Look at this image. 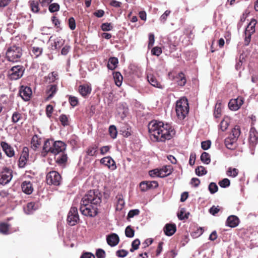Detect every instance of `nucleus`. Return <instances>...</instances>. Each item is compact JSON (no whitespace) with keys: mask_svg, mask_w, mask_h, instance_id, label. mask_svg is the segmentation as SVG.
Listing matches in <instances>:
<instances>
[{"mask_svg":"<svg viewBox=\"0 0 258 258\" xmlns=\"http://www.w3.org/2000/svg\"><path fill=\"white\" fill-rule=\"evenodd\" d=\"M175 111L177 116L180 120L185 118L189 112L187 99L183 97L176 101Z\"/></svg>","mask_w":258,"mask_h":258,"instance_id":"obj_5","label":"nucleus"},{"mask_svg":"<svg viewBox=\"0 0 258 258\" xmlns=\"http://www.w3.org/2000/svg\"><path fill=\"white\" fill-rule=\"evenodd\" d=\"M122 135L124 137H128L132 134L131 129L128 126L122 127L120 130Z\"/></svg>","mask_w":258,"mask_h":258,"instance_id":"obj_45","label":"nucleus"},{"mask_svg":"<svg viewBox=\"0 0 258 258\" xmlns=\"http://www.w3.org/2000/svg\"><path fill=\"white\" fill-rule=\"evenodd\" d=\"M109 133L112 139H115L117 137V132L115 125H110L109 127Z\"/></svg>","mask_w":258,"mask_h":258,"instance_id":"obj_44","label":"nucleus"},{"mask_svg":"<svg viewBox=\"0 0 258 258\" xmlns=\"http://www.w3.org/2000/svg\"><path fill=\"white\" fill-rule=\"evenodd\" d=\"M229 122L228 119H223L220 123V128L222 131H225L228 127Z\"/></svg>","mask_w":258,"mask_h":258,"instance_id":"obj_52","label":"nucleus"},{"mask_svg":"<svg viewBox=\"0 0 258 258\" xmlns=\"http://www.w3.org/2000/svg\"><path fill=\"white\" fill-rule=\"evenodd\" d=\"M40 207V204L39 202H30L27 204V208H25L24 210L26 214H30L39 209Z\"/></svg>","mask_w":258,"mask_h":258,"instance_id":"obj_23","label":"nucleus"},{"mask_svg":"<svg viewBox=\"0 0 258 258\" xmlns=\"http://www.w3.org/2000/svg\"><path fill=\"white\" fill-rule=\"evenodd\" d=\"M47 7H48V10L51 13L57 12L60 9L59 5L56 3H51Z\"/></svg>","mask_w":258,"mask_h":258,"instance_id":"obj_37","label":"nucleus"},{"mask_svg":"<svg viewBox=\"0 0 258 258\" xmlns=\"http://www.w3.org/2000/svg\"><path fill=\"white\" fill-rule=\"evenodd\" d=\"M69 102L72 106L75 107L77 105L78 103V100L77 97L70 96L69 97Z\"/></svg>","mask_w":258,"mask_h":258,"instance_id":"obj_58","label":"nucleus"},{"mask_svg":"<svg viewBox=\"0 0 258 258\" xmlns=\"http://www.w3.org/2000/svg\"><path fill=\"white\" fill-rule=\"evenodd\" d=\"M29 4L31 11L34 13H38L40 11L39 3L35 1H30Z\"/></svg>","mask_w":258,"mask_h":258,"instance_id":"obj_32","label":"nucleus"},{"mask_svg":"<svg viewBox=\"0 0 258 258\" xmlns=\"http://www.w3.org/2000/svg\"><path fill=\"white\" fill-rule=\"evenodd\" d=\"M172 170L173 168L171 166H165L161 168H157L150 171L149 175L152 177L163 178L169 175Z\"/></svg>","mask_w":258,"mask_h":258,"instance_id":"obj_8","label":"nucleus"},{"mask_svg":"<svg viewBox=\"0 0 258 258\" xmlns=\"http://www.w3.org/2000/svg\"><path fill=\"white\" fill-rule=\"evenodd\" d=\"M177 83L180 86H183L186 83L184 75L182 73H180L177 76Z\"/></svg>","mask_w":258,"mask_h":258,"instance_id":"obj_34","label":"nucleus"},{"mask_svg":"<svg viewBox=\"0 0 258 258\" xmlns=\"http://www.w3.org/2000/svg\"><path fill=\"white\" fill-rule=\"evenodd\" d=\"M176 227L175 224H167L164 228V232L167 236L172 235L176 231Z\"/></svg>","mask_w":258,"mask_h":258,"instance_id":"obj_25","label":"nucleus"},{"mask_svg":"<svg viewBox=\"0 0 258 258\" xmlns=\"http://www.w3.org/2000/svg\"><path fill=\"white\" fill-rule=\"evenodd\" d=\"M201 160L205 164H209L211 162L210 155L207 152H203L201 156Z\"/></svg>","mask_w":258,"mask_h":258,"instance_id":"obj_40","label":"nucleus"},{"mask_svg":"<svg viewBox=\"0 0 258 258\" xmlns=\"http://www.w3.org/2000/svg\"><path fill=\"white\" fill-rule=\"evenodd\" d=\"M208 189L211 194H214L217 191L218 187L215 183L211 182L209 185Z\"/></svg>","mask_w":258,"mask_h":258,"instance_id":"obj_48","label":"nucleus"},{"mask_svg":"<svg viewBox=\"0 0 258 258\" xmlns=\"http://www.w3.org/2000/svg\"><path fill=\"white\" fill-rule=\"evenodd\" d=\"M32 94L31 89L29 87L22 86L19 90L20 96L26 101L30 100Z\"/></svg>","mask_w":258,"mask_h":258,"instance_id":"obj_14","label":"nucleus"},{"mask_svg":"<svg viewBox=\"0 0 258 258\" xmlns=\"http://www.w3.org/2000/svg\"><path fill=\"white\" fill-rule=\"evenodd\" d=\"M230 181L228 178H224L219 182V185L222 188H226L230 185Z\"/></svg>","mask_w":258,"mask_h":258,"instance_id":"obj_49","label":"nucleus"},{"mask_svg":"<svg viewBox=\"0 0 258 258\" xmlns=\"http://www.w3.org/2000/svg\"><path fill=\"white\" fill-rule=\"evenodd\" d=\"M140 187L142 191H146L150 189L148 181H142L140 184Z\"/></svg>","mask_w":258,"mask_h":258,"instance_id":"obj_51","label":"nucleus"},{"mask_svg":"<svg viewBox=\"0 0 258 258\" xmlns=\"http://www.w3.org/2000/svg\"><path fill=\"white\" fill-rule=\"evenodd\" d=\"M102 195L98 190H90L82 198L80 210L81 213L89 217H94L97 214V207L101 203Z\"/></svg>","mask_w":258,"mask_h":258,"instance_id":"obj_1","label":"nucleus"},{"mask_svg":"<svg viewBox=\"0 0 258 258\" xmlns=\"http://www.w3.org/2000/svg\"><path fill=\"white\" fill-rule=\"evenodd\" d=\"M41 143V139L39 138L38 136L35 135L32 139L31 142V147L34 150H36L40 147Z\"/></svg>","mask_w":258,"mask_h":258,"instance_id":"obj_26","label":"nucleus"},{"mask_svg":"<svg viewBox=\"0 0 258 258\" xmlns=\"http://www.w3.org/2000/svg\"><path fill=\"white\" fill-rule=\"evenodd\" d=\"M221 113V108L220 104H216L215 105V110L214 112V116L216 118L220 117Z\"/></svg>","mask_w":258,"mask_h":258,"instance_id":"obj_53","label":"nucleus"},{"mask_svg":"<svg viewBox=\"0 0 258 258\" xmlns=\"http://www.w3.org/2000/svg\"><path fill=\"white\" fill-rule=\"evenodd\" d=\"M243 102V97L239 96L237 98L231 99L229 102L228 107L231 110L236 111L240 108Z\"/></svg>","mask_w":258,"mask_h":258,"instance_id":"obj_13","label":"nucleus"},{"mask_svg":"<svg viewBox=\"0 0 258 258\" xmlns=\"http://www.w3.org/2000/svg\"><path fill=\"white\" fill-rule=\"evenodd\" d=\"M148 127L150 138L154 142H165L171 139L175 133L170 125L156 120L151 121Z\"/></svg>","mask_w":258,"mask_h":258,"instance_id":"obj_3","label":"nucleus"},{"mask_svg":"<svg viewBox=\"0 0 258 258\" xmlns=\"http://www.w3.org/2000/svg\"><path fill=\"white\" fill-rule=\"evenodd\" d=\"M92 90L91 87L89 84H83L79 87V92L83 97H86L91 93Z\"/></svg>","mask_w":258,"mask_h":258,"instance_id":"obj_22","label":"nucleus"},{"mask_svg":"<svg viewBox=\"0 0 258 258\" xmlns=\"http://www.w3.org/2000/svg\"><path fill=\"white\" fill-rule=\"evenodd\" d=\"M59 121L63 126H67L69 124L68 116L65 114H61L59 117Z\"/></svg>","mask_w":258,"mask_h":258,"instance_id":"obj_47","label":"nucleus"},{"mask_svg":"<svg viewBox=\"0 0 258 258\" xmlns=\"http://www.w3.org/2000/svg\"><path fill=\"white\" fill-rule=\"evenodd\" d=\"M53 110V107L51 105H48L46 108V114L48 117L51 116Z\"/></svg>","mask_w":258,"mask_h":258,"instance_id":"obj_60","label":"nucleus"},{"mask_svg":"<svg viewBox=\"0 0 258 258\" xmlns=\"http://www.w3.org/2000/svg\"><path fill=\"white\" fill-rule=\"evenodd\" d=\"M171 13V11L169 10H166L163 14L161 15V16L160 18V20L161 22L164 23L168 17V16L170 15Z\"/></svg>","mask_w":258,"mask_h":258,"instance_id":"obj_59","label":"nucleus"},{"mask_svg":"<svg viewBox=\"0 0 258 258\" xmlns=\"http://www.w3.org/2000/svg\"><path fill=\"white\" fill-rule=\"evenodd\" d=\"M98 150V147L96 145L91 146L88 148L86 154L88 156H93L95 155Z\"/></svg>","mask_w":258,"mask_h":258,"instance_id":"obj_39","label":"nucleus"},{"mask_svg":"<svg viewBox=\"0 0 258 258\" xmlns=\"http://www.w3.org/2000/svg\"><path fill=\"white\" fill-rule=\"evenodd\" d=\"M100 163L112 170H114L116 169L115 161L110 156H107L102 158L100 160Z\"/></svg>","mask_w":258,"mask_h":258,"instance_id":"obj_18","label":"nucleus"},{"mask_svg":"<svg viewBox=\"0 0 258 258\" xmlns=\"http://www.w3.org/2000/svg\"><path fill=\"white\" fill-rule=\"evenodd\" d=\"M24 70L21 66L12 67L9 71V76L11 80H16L20 79L23 75Z\"/></svg>","mask_w":258,"mask_h":258,"instance_id":"obj_10","label":"nucleus"},{"mask_svg":"<svg viewBox=\"0 0 258 258\" xmlns=\"http://www.w3.org/2000/svg\"><path fill=\"white\" fill-rule=\"evenodd\" d=\"M118 62V59L116 57H110L108 60L107 64L108 68L111 70L115 69L117 67Z\"/></svg>","mask_w":258,"mask_h":258,"instance_id":"obj_30","label":"nucleus"},{"mask_svg":"<svg viewBox=\"0 0 258 258\" xmlns=\"http://www.w3.org/2000/svg\"><path fill=\"white\" fill-rule=\"evenodd\" d=\"M51 37L49 39V48L51 50H54L58 49L63 45L65 40L63 39L60 37H57L54 40H51Z\"/></svg>","mask_w":258,"mask_h":258,"instance_id":"obj_17","label":"nucleus"},{"mask_svg":"<svg viewBox=\"0 0 258 258\" xmlns=\"http://www.w3.org/2000/svg\"><path fill=\"white\" fill-rule=\"evenodd\" d=\"M61 179V176L55 171H50L46 175V181L49 185H58Z\"/></svg>","mask_w":258,"mask_h":258,"instance_id":"obj_9","label":"nucleus"},{"mask_svg":"<svg viewBox=\"0 0 258 258\" xmlns=\"http://www.w3.org/2000/svg\"><path fill=\"white\" fill-rule=\"evenodd\" d=\"M97 258H105L106 256L105 252L102 249H98L96 252Z\"/></svg>","mask_w":258,"mask_h":258,"instance_id":"obj_54","label":"nucleus"},{"mask_svg":"<svg viewBox=\"0 0 258 258\" xmlns=\"http://www.w3.org/2000/svg\"><path fill=\"white\" fill-rule=\"evenodd\" d=\"M189 214V212L186 213V210L185 208H181L180 211L177 213V217L178 219L180 220H183L188 218V215Z\"/></svg>","mask_w":258,"mask_h":258,"instance_id":"obj_35","label":"nucleus"},{"mask_svg":"<svg viewBox=\"0 0 258 258\" xmlns=\"http://www.w3.org/2000/svg\"><path fill=\"white\" fill-rule=\"evenodd\" d=\"M128 254V251L124 249L118 250L116 251V254L118 257H124Z\"/></svg>","mask_w":258,"mask_h":258,"instance_id":"obj_57","label":"nucleus"},{"mask_svg":"<svg viewBox=\"0 0 258 258\" xmlns=\"http://www.w3.org/2000/svg\"><path fill=\"white\" fill-rule=\"evenodd\" d=\"M21 118L22 114L18 111H15L13 113L12 115V121L14 123H17L20 120Z\"/></svg>","mask_w":258,"mask_h":258,"instance_id":"obj_46","label":"nucleus"},{"mask_svg":"<svg viewBox=\"0 0 258 258\" xmlns=\"http://www.w3.org/2000/svg\"><path fill=\"white\" fill-rule=\"evenodd\" d=\"M211 142L209 140L203 141L201 143V147L204 150H207L210 148Z\"/></svg>","mask_w":258,"mask_h":258,"instance_id":"obj_55","label":"nucleus"},{"mask_svg":"<svg viewBox=\"0 0 258 258\" xmlns=\"http://www.w3.org/2000/svg\"><path fill=\"white\" fill-rule=\"evenodd\" d=\"M43 49L38 46H33L32 48V53L36 57L39 56L42 53Z\"/></svg>","mask_w":258,"mask_h":258,"instance_id":"obj_43","label":"nucleus"},{"mask_svg":"<svg viewBox=\"0 0 258 258\" xmlns=\"http://www.w3.org/2000/svg\"><path fill=\"white\" fill-rule=\"evenodd\" d=\"M21 48L15 45L9 47L6 52V57L10 61L17 62L22 56Z\"/></svg>","mask_w":258,"mask_h":258,"instance_id":"obj_7","label":"nucleus"},{"mask_svg":"<svg viewBox=\"0 0 258 258\" xmlns=\"http://www.w3.org/2000/svg\"><path fill=\"white\" fill-rule=\"evenodd\" d=\"M114 81L116 86L119 87L121 85L123 77L119 72H115L113 75Z\"/></svg>","mask_w":258,"mask_h":258,"instance_id":"obj_36","label":"nucleus"},{"mask_svg":"<svg viewBox=\"0 0 258 258\" xmlns=\"http://www.w3.org/2000/svg\"><path fill=\"white\" fill-rule=\"evenodd\" d=\"M240 134V128L235 126L232 130L229 137L225 139V145L227 148L233 150L236 147V141Z\"/></svg>","mask_w":258,"mask_h":258,"instance_id":"obj_6","label":"nucleus"},{"mask_svg":"<svg viewBox=\"0 0 258 258\" xmlns=\"http://www.w3.org/2000/svg\"><path fill=\"white\" fill-rule=\"evenodd\" d=\"M239 223L238 218L234 215L229 216L226 220V225L231 228H234L238 226Z\"/></svg>","mask_w":258,"mask_h":258,"instance_id":"obj_21","label":"nucleus"},{"mask_svg":"<svg viewBox=\"0 0 258 258\" xmlns=\"http://www.w3.org/2000/svg\"><path fill=\"white\" fill-rule=\"evenodd\" d=\"M54 156L56 162L59 164L64 163L67 160V154L64 153V151Z\"/></svg>","mask_w":258,"mask_h":258,"instance_id":"obj_29","label":"nucleus"},{"mask_svg":"<svg viewBox=\"0 0 258 258\" xmlns=\"http://www.w3.org/2000/svg\"><path fill=\"white\" fill-rule=\"evenodd\" d=\"M57 91V86L56 85H51L48 87L47 93L48 94L47 100L51 98Z\"/></svg>","mask_w":258,"mask_h":258,"instance_id":"obj_31","label":"nucleus"},{"mask_svg":"<svg viewBox=\"0 0 258 258\" xmlns=\"http://www.w3.org/2000/svg\"><path fill=\"white\" fill-rule=\"evenodd\" d=\"M101 29L104 31H110L112 29V27L110 23H103L101 26Z\"/></svg>","mask_w":258,"mask_h":258,"instance_id":"obj_56","label":"nucleus"},{"mask_svg":"<svg viewBox=\"0 0 258 258\" xmlns=\"http://www.w3.org/2000/svg\"><path fill=\"white\" fill-rule=\"evenodd\" d=\"M249 143L251 147H254L258 143V132L251 127L249 131Z\"/></svg>","mask_w":258,"mask_h":258,"instance_id":"obj_16","label":"nucleus"},{"mask_svg":"<svg viewBox=\"0 0 258 258\" xmlns=\"http://www.w3.org/2000/svg\"><path fill=\"white\" fill-rule=\"evenodd\" d=\"M66 147V144L60 141H54L53 140L48 139L44 142L41 156L45 157L48 153L57 155L64 151Z\"/></svg>","mask_w":258,"mask_h":258,"instance_id":"obj_4","label":"nucleus"},{"mask_svg":"<svg viewBox=\"0 0 258 258\" xmlns=\"http://www.w3.org/2000/svg\"><path fill=\"white\" fill-rule=\"evenodd\" d=\"M22 191L27 195H30L33 191L32 183L29 181H24L21 185Z\"/></svg>","mask_w":258,"mask_h":258,"instance_id":"obj_24","label":"nucleus"},{"mask_svg":"<svg viewBox=\"0 0 258 258\" xmlns=\"http://www.w3.org/2000/svg\"><path fill=\"white\" fill-rule=\"evenodd\" d=\"M107 242L111 246H116L119 242V238L117 234L112 233L106 237Z\"/></svg>","mask_w":258,"mask_h":258,"instance_id":"obj_20","label":"nucleus"},{"mask_svg":"<svg viewBox=\"0 0 258 258\" xmlns=\"http://www.w3.org/2000/svg\"><path fill=\"white\" fill-rule=\"evenodd\" d=\"M151 52L153 55L159 56L161 54L162 50L160 47H155L152 49Z\"/></svg>","mask_w":258,"mask_h":258,"instance_id":"obj_62","label":"nucleus"},{"mask_svg":"<svg viewBox=\"0 0 258 258\" xmlns=\"http://www.w3.org/2000/svg\"><path fill=\"white\" fill-rule=\"evenodd\" d=\"M116 199L117 201L116 209V210L120 211L123 208L125 203L123 200V197L121 195H117L116 196Z\"/></svg>","mask_w":258,"mask_h":258,"instance_id":"obj_33","label":"nucleus"},{"mask_svg":"<svg viewBox=\"0 0 258 258\" xmlns=\"http://www.w3.org/2000/svg\"><path fill=\"white\" fill-rule=\"evenodd\" d=\"M195 171L196 174L199 176L206 175L207 173V171L205 168L202 166H198L196 169Z\"/></svg>","mask_w":258,"mask_h":258,"instance_id":"obj_41","label":"nucleus"},{"mask_svg":"<svg viewBox=\"0 0 258 258\" xmlns=\"http://www.w3.org/2000/svg\"><path fill=\"white\" fill-rule=\"evenodd\" d=\"M0 233L5 235L10 234L9 225L4 222L0 223Z\"/></svg>","mask_w":258,"mask_h":258,"instance_id":"obj_38","label":"nucleus"},{"mask_svg":"<svg viewBox=\"0 0 258 258\" xmlns=\"http://www.w3.org/2000/svg\"><path fill=\"white\" fill-rule=\"evenodd\" d=\"M3 150L9 157H12L15 155V151L13 148L6 142H2L1 143Z\"/></svg>","mask_w":258,"mask_h":258,"instance_id":"obj_19","label":"nucleus"},{"mask_svg":"<svg viewBox=\"0 0 258 258\" xmlns=\"http://www.w3.org/2000/svg\"><path fill=\"white\" fill-rule=\"evenodd\" d=\"M13 177L11 169L5 167L0 172V184L5 185L10 182Z\"/></svg>","mask_w":258,"mask_h":258,"instance_id":"obj_11","label":"nucleus"},{"mask_svg":"<svg viewBox=\"0 0 258 258\" xmlns=\"http://www.w3.org/2000/svg\"><path fill=\"white\" fill-rule=\"evenodd\" d=\"M147 78L149 83L152 86L158 88H163L162 85L157 81V79L153 76L151 75L148 76Z\"/></svg>","mask_w":258,"mask_h":258,"instance_id":"obj_27","label":"nucleus"},{"mask_svg":"<svg viewBox=\"0 0 258 258\" xmlns=\"http://www.w3.org/2000/svg\"><path fill=\"white\" fill-rule=\"evenodd\" d=\"M238 173V170L235 168L229 167L227 171V175L228 176L235 177Z\"/></svg>","mask_w":258,"mask_h":258,"instance_id":"obj_42","label":"nucleus"},{"mask_svg":"<svg viewBox=\"0 0 258 258\" xmlns=\"http://www.w3.org/2000/svg\"><path fill=\"white\" fill-rule=\"evenodd\" d=\"M29 158V149L27 147H25L23 149L22 152L21 154L19 160L18 165L21 168H23L26 165L27 162Z\"/></svg>","mask_w":258,"mask_h":258,"instance_id":"obj_15","label":"nucleus"},{"mask_svg":"<svg viewBox=\"0 0 258 258\" xmlns=\"http://www.w3.org/2000/svg\"><path fill=\"white\" fill-rule=\"evenodd\" d=\"M148 127L150 138L154 142H165L171 139L175 133L170 125L156 120L151 121Z\"/></svg>","mask_w":258,"mask_h":258,"instance_id":"obj_2","label":"nucleus"},{"mask_svg":"<svg viewBox=\"0 0 258 258\" xmlns=\"http://www.w3.org/2000/svg\"><path fill=\"white\" fill-rule=\"evenodd\" d=\"M69 25L70 28L73 30L76 28V22L74 18L71 17L69 19Z\"/></svg>","mask_w":258,"mask_h":258,"instance_id":"obj_61","label":"nucleus"},{"mask_svg":"<svg viewBox=\"0 0 258 258\" xmlns=\"http://www.w3.org/2000/svg\"><path fill=\"white\" fill-rule=\"evenodd\" d=\"M79 220L78 209L76 207H72L68 213L67 221L71 226L75 225Z\"/></svg>","mask_w":258,"mask_h":258,"instance_id":"obj_12","label":"nucleus"},{"mask_svg":"<svg viewBox=\"0 0 258 258\" xmlns=\"http://www.w3.org/2000/svg\"><path fill=\"white\" fill-rule=\"evenodd\" d=\"M125 234L127 237H133L134 236L135 231L131 227L128 226L125 230Z\"/></svg>","mask_w":258,"mask_h":258,"instance_id":"obj_50","label":"nucleus"},{"mask_svg":"<svg viewBox=\"0 0 258 258\" xmlns=\"http://www.w3.org/2000/svg\"><path fill=\"white\" fill-rule=\"evenodd\" d=\"M256 24V21L253 20L251 21L245 31V35H248L249 36H251V34H252L255 31V25Z\"/></svg>","mask_w":258,"mask_h":258,"instance_id":"obj_28","label":"nucleus"},{"mask_svg":"<svg viewBox=\"0 0 258 258\" xmlns=\"http://www.w3.org/2000/svg\"><path fill=\"white\" fill-rule=\"evenodd\" d=\"M71 47L69 45H66L62 48L61 54L63 55H66L70 51Z\"/></svg>","mask_w":258,"mask_h":258,"instance_id":"obj_64","label":"nucleus"},{"mask_svg":"<svg viewBox=\"0 0 258 258\" xmlns=\"http://www.w3.org/2000/svg\"><path fill=\"white\" fill-rule=\"evenodd\" d=\"M140 211L138 209H135L131 210L128 213V217L129 218H133L134 216L139 215Z\"/></svg>","mask_w":258,"mask_h":258,"instance_id":"obj_63","label":"nucleus"}]
</instances>
